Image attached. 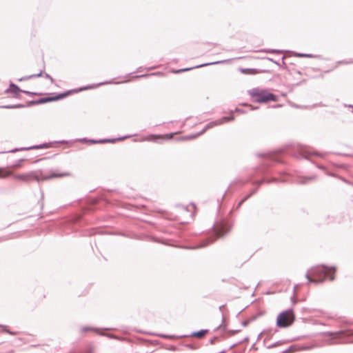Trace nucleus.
I'll list each match as a JSON object with an SVG mask.
<instances>
[{
    "label": "nucleus",
    "mask_w": 353,
    "mask_h": 353,
    "mask_svg": "<svg viewBox=\"0 0 353 353\" xmlns=\"http://www.w3.org/2000/svg\"><path fill=\"white\" fill-rule=\"evenodd\" d=\"M212 228L214 229L213 233L201 240L196 245L197 248L206 247L214 243L218 238L229 233L232 228V223L226 218H221L213 223Z\"/></svg>",
    "instance_id": "nucleus-1"
},
{
    "label": "nucleus",
    "mask_w": 353,
    "mask_h": 353,
    "mask_svg": "<svg viewBox=\"0 0 353 353\" xmlns=\"http://www.w3.org/2000/svg\"><path fill=\"white\" fill-rule=\"evenodd\" d=\"M335 266H327L325 264H321L312 268L311 274L314 278L310 276L309 270L306 272L305 277L307 280L308 283H312L316 285L323 283L326 277H328L331 281H334L335 279Z\"/></svg>",
    "instance_id": "nucleus-2"
},
{
    "label": "nucleus",
    "mask_w": 353,
    "mask_h": 353,
    "mask_svg": "<svg viewBox=\"0 0 353 353\" xmlns=\"http://www.w3.org/2000/svg\"><path fill=\"white\" fill-rule=\"evenodd\" d=\"M68 175V173L55 174L52 172L50 174H45L41 170H33L25 174H14L12 176L15 179L23 181H36L38 183L47 181L53 178L62 177Z\"/></svg>",
    "instance_id": "nucleus-3"
},
{
    "label": "nucleus",
    "mask_w": 353,
    "mask_h": 353,
    "mask_svg": "<svg viewBox=\"0 0 353 353\" xmlns=\"http://www.w3.org/2000/svg\"><path fill=\"white\" fill-rule=\"evenodd\" d=\"M252 102L266 103L270 101H276L278 96L270 92L267 89L254 88L248 91Z\"/></svg>",
    "instance_id": "nucleus-4"
},
{
    "label": "nucleus",
    "mask_w": 353,
    "mask_h": 353,
    "mask_svg": "<svg viewBox=\"0 0 353 353\" xmlns=\"http://www.w3.org/2000/svg\"><path fill=\"white\" fill-rule=\"evenodd\" d=\"M321 336H329L330 341L333 339L342 336L344 339L343 343H353V330L349 328L342 329L336 332H322L319 334ZM334 343L329 342V345H332Z\"/></svg>",
    "instance_id": "nucleus-5"
},
{
    "label": "nucleus",
    "mask_w": 353,
    "mask_h": 353,
    "mask_svg": "<svg viewBox=\"0 0 353 353\" xmlns=\"http://www.w3.org/2000/svg\"><path fill=\"white\" fill-rule=\"evenodd\" d=\"M295 321V315L292 307L280 312L277 317L276 325L280 328H286L290 326Z\"/></svg>",
    "instance_id": "nucleus-6"
},
{
    "label": "nucleus",
    "mask_w": 353,
    "mask_h": 353,
    "mask_svg": "<svg viewBox=\"0 0 353 353\" xmlns=\"http://www.w3.org/2000/svg\"><path fill=\"white\" fill-rule=\"evenodd\" d=\"M259 157H265V159L263 162L262 167L259 168V172L261 174H266L270 172L269 168L272 163H282L280 154L274 152L270 154L260 153L258 154Z\"/></svg>",
    "instance_id": "nucleus-7"
},
{
    "label": "nucleus",
    "mask_w": 353,
    "mask_h": 353,
    "mask_svg": "<svg viewBox=\"0 0 353 353\" xmlns=\"http://www.w3.org/2000/svg\"><path fill=\"white\" fill-rule=\"evenodd\" d=\"M290 154L299 159H308L310 157L313 155L323 157V155L317 154L316 152H311L307 148L298 145L296 148L292 149L289 152Z\"/></svg>",
    "instance_id": "nucleus-8"
},
{
    "label": "nucleus",
    "mask_w": 353,
    "mask_h": 353,
    "mask_svg": "<svg viewBox=\"0 0 353 353\" xmlns=\"http://www.w3.org/2000/svg\"><path fill=\"white\" fill-rule=\"evenodd\" d=\"M210 330L208 329H201L198 331H193L189 334H185V335H181V336H176V335H170V334H159L157 336H159L161 338L163 339H181L184 337H197L199 339H202L205 334L209 333Z\"/></svg>",
    "instance_id": "nucleus-9"
},
{
    "label": "nucleus",
    "mask_w": 353,
    "mask_h": 353,
    "mask_svg": "<svg viewBox=\"0 0 353 353\" xmlns=\"http://www.w3.org/2000/svg\"><path fill=\"white\" fill-rule=\"evenodd\" d=\"M111 81H104V82H101L97 85H85V86H82V87H80V88H74V89H71V90H66V91H64V92H58L59 94V97H60V99H63L68 97H69L70 95L72 94H77V93H79L80 92H82V91H84V90H87L88 89H92V88H97V86L99 85H107V84H109L110 83Z\"/></svg>",
    "instance_id": "nucleus-10"
},
{
    "label": "nucleus",
    "mask_w": 353,
    "mask_h": 353,
    "mask_svg": "<svg viewBox=\"0 0 353 353\" xmlns=\"http://www.w3.org/2000/svg\"><path fill=\"white\" fill-rule=\"evenodd\" d=\"M224 62H225V60L217 61L211 62V63H205L200 64V65H196L194 67L185 68L177 69V70H172L171 71V72L174 73V74H180V73H182L184 72L190 71V70L195 69V68H202V67L214 65V64H219V63H224Z\"/></svg>",
    "instance_id": "nucleus-11"
},
{
    "label": "nucleus",
    "mask_w": 353,
    "mask_h": 353,
    "mask_svg": "<svg viewBox=\"0 0 353 353\" xmlns=\"http://www.w3.org/2000/svg\"><path fill=\"white\" fill-rule=\"evenodd\" d=\"M20 92H22V89L12 81L10 82L9 87L5 90V93H12L13 97L17 99L21 97Z\"/></svg>",
    "instance_id": "nucleus-12"
},
{
    "label": "nucleus",
    "mask_w": 353,
    "mask_h": 353,
    "mask_svg": "<svg viewBox=\"0 0 353 353\" xmlns=\"http://www.w3.org/2000/svg\"><path fill=\"white\" fill-rule=\"evenodd\" d=\"M131 137H132V135L128 134V135H125V136H123V137H117V138L100 139H97V141H98V144L108 143H114L115 142H117L118 141H123V140H124L125 139H128V138H130Z\"/></svg>",
    "instance_id": "nucleus-13"
},
{
    "label": "nucleus",
    "mask_w": 353,
    "mask_h": 353,
    "mask_svg": "<svg viewBox=\"0 0 353 353\" xmlns=\"http://www.w3.org/2000/svg\"><path fill=\"white\" fill-rule=\"evenodd\" d=\"M240 72L243 74H246L250 72L252 74L258 73H270L271 70L268 69H257V68H240Z\"/></svg>",
    "instance_id": "nucleus-14"
},
{
    "label": "nucleus",
    "mask_w": 353,
    "mask_h": 353,
    "mask_svg": "<svg viewBox=\"0 0 353 353\" xmlns=\"http://www.w3.org/2000/svg\"><path fill=\"white\" fill-rule=\"evenodd\" d=\"M69 143H74V142H79V143H83V144H98V141H97V139H88L87 137H83V138H78V139H75L74 140H70L69 141Z\"/></svg>",
    "instance_id": "nucleus-15"
},
{
    "label": "nucleus",
    "mask_w": 353,
    "mask_h": 353,
    "mask_svg": "<svg viewBox=\"0 0 353 353\" xmlns=\"http://www.w3.org/2000/svg\"><path fill=\"white\" fill-rule=\"evenodd\" d=\"M68 140H59V141H54L48 143H43L41 144H39V149H44V148H50L53 144L54 143H59V144H64V143H69Z\"/></svg>",
    "instance_id": "nucleus-16"
},
{
    "label": "nucleus",
    "mask_w": 353,
    "mask_h": 353,
    "mask_svg": "<svg viewBox=\"0 0 353 353\" xmlns=\"http://www.w3.org/2000/svg\"><path fill=\"white\" fill-rule=\"evenodd\" d=\"M277 181H278L277 179H276L275 177H272L270 179H268V178L264 176L261 179L255 180L254 181H253V184L259 186L264 183H270L272 182H276Z\"/></svg>",
    "instance_id": "nucleus-17"
},
{
    "label": "nucleus",
    "mask_w": 353,
    "mask_h": 353,
    "mask_svg": "<svg viewBox=\"0 0 353 353\" xmlns=\"http://www.w3.org/2000/svg\"><path fill=\"white\" fill-rule=\"evenodd\" d=\"M258 190V188H256L254 189H253L252 190L250 191V192L246 195L245 196H244L243 199H241V200L238 203L237 205H236V209H239L241 207V205L249 199L250 198L252 195H254V194L256 193Z\"/></svg>",
    "instance_id": "nucleus-18"
},
{
    "label": "nucleus",
    "mask_w": 353,
    "mask_h": 353,
    "mask_svg": "<svg viewBox=\"0 0 353 353\" xmlns=\"http://www.w3.org/2000/svg\"><path fill=\"white\" fill-rule=\"evenodd\" d=\"M316 175H312L310 176H301L297 179L296 183L299 184H306L308 182L316 179Z\"/></svg>",
    "instance_id": "nucleus-19"
},
{
    "label": "nucleus",
    "mask_w": 353,
    "mask_h": 353,
    "mask_svg": "<svg viewBox=\"0 0 353 353\" xmlns=\"http://www.w3.org/2000/svg\"><path fill=\"white\" fill-rule=\"evenodd\" d=\"M25 161V159H19L17 160L12 165L7 167L6 168L10 171L9 175L12 173V169L21 168L22 166V163Z\"/></svg>",
    "instance_id": "nucleus-20"
},
{
    "label": "nucleus",
    "mask_w": 353,
    "mask_h": 353,
    "mask_svg": "<svg viewBox=\"0 0 353 353\" xmlns=\"http://www.w3.org/2000/svg\"><path fill=\"white\" fill-rule=\"evenodd\" d=\"M100 330H101L100 328L97 327L84 326V327H82L80 328L79 332L82 333V332H88V331L99 332Z\"/></svg>",
    "instance_id": "nucleus-21"
},
{
    "label": "nucleus",
    "mask_w": 353,
    "mask_h": 353,
    "mask_svg": "<svg viewBox=\"0 0 353 353\" xmlns=\"http://www.w3.org/2000/svg\"><path fill=\"white\" fill-rule=\"evenodd\" d=\"M294 56L299 58H316L317 55L312 54L303 53V52H293Z\"/></svg>",
    "instance_id": "nucleus-22"
},
{
    "label": "nucleus",
    "mask_w": 353,
    "mask_h": 353,
    "mask_svg": "<svg viewBox=\"0 0 353 353\" xmlns=\"http://www.w3.org/2000/svg\"><path fill=\"white\" fill-rule=\"evenodd\" d=\"M230 114V116H223L217 121L221 122V125H222L225 122H230L234 121L235 119L234 116L232 114Z\"/></svg>",
    "instance_id": "nucleus-23"
},
{
    "label": "nucleus",
    "mask_w": 353,
    "mask_h": 353,
    "mask_svg": "<svg viewBox=\"0 0 353 353\" xmlns=\"http://www.w3.org/2000/svg\"><path fill=\"white\" fill-rule=\"evenodd\" d=\"M1 108H5V109H17V108H26V105L22 104V103H18V104H14V105H2V106H1Z\"/></svg>",
    "instance_id": "nucleus-24"
},
{
    "label": "nucleus",
    "mask_w": 353,
    "mask_h": 353,
    "mask_svg": "<svg viewBox=\"0 0 353 353\" xmlns=\"http://www.w3.org/2000/svg\"><path fill=\"white\" fill-rule=\"evenodd\" d=\"M265 330H269L268 331L267 333H264V334L266 335V338L264 339L263 341V344L265 345V343H266V341L267 340H269L272 336L276 333L278 330L276 329H275L274 331L272 330V329L270 328V329H266Z\"/></svg>",
    "instance_id": "nucleus-25"
},
{
    "label": "nucleus",
    "mask_w": 353,
    "mask_h": 353,
    "mask_svg": "<svg viewBox=\"0 0 353 353\" xmlns=\"http://www.w3.org/2000/svg\"><path fill=\"white\" fill-rule=\"evenodd\" d=\"M10 171L3 167H0V178L4 179L9 176Z\"/></svg>",
    "instance_id": "nucleus-26"
},
{
    "label": "nucleus",
    "mask_w": 353,
    "mask_h": 353,
    "mask_svg": "<svg viewBox=\"0 0 353 353\" xmlns=\"http://www.w3.org/2000/svg\"><path fill=\"white\" fill-rule=\"evenodd\" d=\"M221 125V122L220 121H218L217 120L216 121H210L209 123H208L205 125V128L207 129V130H209L214 126H216V125Z\"/></svg>",
    "instance_id": "nucleus-27"
},
{
    "label": "nucleus",
    "mask_w": 353,
    "mask_h": 353,
    "mask_svg": "<svg viewBox=\"0 0 353 353\" xmlns=\"http://www.w3.org/2000/svg\"><path fill=\"white\" fill-rule=\"evenodd\" d=\"M37 99H38L39 105H41V104H44V103H47L51 102L50 101L51 99H50V95L44 97H40V98H39Z\"/></svg>",
    "instance_id": "nucleus-28"
},
{
    "label": "nucleus",
    "mask_w": 353,
    "mask_h": 353,
    "mask_svg": "<svg viewBox=\"0 0 353 353\" xmlns=\"http://www.w3.org/2000/svg\"><path fill=\"white\" fill-rule=\"evenodd\" d=\"M0 327H2V331L3 332L8 333L10 335H17L18 334V332L11 331L10 330L8 329L7 325L0 324Z\"/></svg>",
    "instance_id": "nucleus-29"
},
{
    "label": "nucleus",
    "mask_w": 353,
    "mask_h": 353,
    "mask_svg": "<svg viewBox=\"0 0 353 353\" xmlns=\"http://www.w3.org/2000/svg\"><path fill=\"white\" fill-rule=\"evenodd\" d=\"M99 334L100 336H107V337H108V338H109V339L120 340V338H119L118 336L114 335V334H105V333H104V332H99Z\"/></svg>",
    "instance_id": "nucleus-30"
},
{
    "label": "nucleus",
    "mask_w": 353,
    "mask_h": 353,
    "mask_svg": "<svg viewBox=\"0 0 353 353\" xmlns=\"http://www.w3.org/2000/svg\"><path fill=\"white\" fill-rule=\"evenodd\" d=\"M51 102L60 101V97L58 92H52L50 94Z\"/></svg>",
    "instance_id": "nucleus-31"
},
{
    "label": "nucleus",
    "mask_w": 353,
    "mask_h": 353,
    "mask_svg": "<svg viewBox=\"0 0 353 353\" xmlns=\"http://www.w3.org/2000/svg\"><path fill=\"white\" fill-rule=\"evenodd\" d=\"M196 138H197L196 136V134H188V135H185V136L181 137V140L188 141V140H192V139H194Z\"/></svg>",
    "instance_id": "nucleus-32"
},
{
    "label": "nucleus",
    "mask_w": 353,
    "mask_h": 353,
    "mask_svg": "<svg viewBox=\"0 0 353 353\" xmlns=\"http://www.w3.org/2000/svg\"><path fill=\"white\" fill-rule=\"evenodd\" d=\"M22 92L29 96H38L42 94L41 92H31L28 90H22Z\"/></svg>",
    "instance_id": "nucleus-33"
},
{
    "label": "nucleus",
    "mask_w": 353,
    "mask_h": 353,
    "mask_svg": "<svg viewBox=\"0 0 353 353\" xmlns=\"http://www.w3.org/2000/svg\"><path fill=\"white\" fill-rule=\"evenodd\" d=\"M286 341H276L275 343H273L269 345H268L266 347L268 349H272L273 347H276L277 345H281V344H283L284 343H285Z\"/></svg>",
    "instance_id": "nucleus-34"
},
{
    "label": "nucleus",
    "mask_w": 353,
    "mask_h": 353,
    "mask_svg": "<svg viewBox=\"0 0 353 353\" xmlns=\"http://www.w3.org/2000/svg\"><path fill=\"white\" fill-rule=\"evenodd\" d=\"M39 105V103H38V99H37L28 101L27 102V103L26 104V107H30L32 105Z\"/></svg>",
    "instance_id": "nucleus-35"
},
{
    "label": "nucleus",
    "mask_w": 353,
    "mask_h": 353,
    "mask_svg": "<svg viewBox=\"0 0 353 353\" xmlns=\"http://www.w3.org/2000/svg\"><path fill=\"white\" fill-rule=\"evenodd\" d=\"M44 70H41L39 73L30 74L31 79L34 78H39L43 75Z\"/></svg>",
    "instance_id": "nucleus-36"
},
{
    "label": "nucleus",
    "mask_w": 353,
    "mask_h": 353,
    "mask_svg": "<svg viewBox=\"0 0 353 353\" xmlns=\"http://www.w3.org/2000/svg\"><path fill=\"white\" fill-rule=\"evenodd\" d=\"M159 72H157V73H150V74H139V75H136L135 76V78H145V77H148L150 76H152V75H155L157 74H159Z\"/></svg>",
    "instance_id": "nucleus-37"
},
{
    "label": "nucleus",
    "mask_w": 353,
    "mask_h": 353,
    "mask_svg": "<svg viewBox=\"0 0 353 353\" xmlns=\"http://www.w3.org/2000/svg\"><path fill=\"white\" fill-rule=\"evenodd\" d=\"M234 112H238V113H240V114H244L245 113V111L243 110V109H241V108H236L234 110H230V114H232Z\"/></svg>",
    "instance_id": "nucleus-38"
},
{
    "label": "nucleus",
    "mask_w": 353,
    "mask_h": 353,
    "mask_svg": "<svg viewBox=\"0 0 353 353\" xmlns=\"http://www.w3.org/2000/svg\"><path fill=\"white\" fill-rule=\"evenodd\" d=\"M241 330H229L227 331L229 336H233L237 333H239Z\"/></svg>",
    "instance_id": "nucleus-39"
},
{
    "label": "nucleus",
    "mask_w": 353,
    "mask_h": 353,
    "mask_svg": "<svg viewBox=\"0 0 353 353\" xmlns=\"http://www.w3.org/2000/svg\"><path fill=\"white\" fill-rule=\"evenodd\" d=\"M220 329H221V330H223V331H225V330H227V325H222V324H221V325H218V326H217V327L214 330V332H216V331H217L218 330H220Z\"/></svg>",
    "instance_id": "nucleus-40"
},
{
    "label": "nucleus",
    "mask_w": 353,
    "mask_h": 353,
    "mask_svg": "<svg viewBox=\"0 0 353 353\" xmlns=\"http://www.w3.org/2000/svg\"><path fill=\"white\" fill-rule=\"evenodd\" d=\"M82 221V217L80 215H77L74 218V222L75 223H80Z\"/></svg>",
    "instance_id": "nucleus-41"
},
{
    "label": "nucleus",
    "mask_w": 353,
    "mask_h": 353,
    "mask_svg": "<svg viewBox=\"0 0 353 353\" xmlns=\"http://www.w3.org/2000/svg\"><path fill=\"white\" fill-rule=\"evenodd\" d=\"M261 52L273 54V53H274V49H271V48L263 49L261 50Z\"/></svg>",
    "instance_id": "nucleus-42"
},
{
    "label": "nucleus",
    "mask_w": 353,
    "mask_h": 353,
    "mask_svg": "<svg viewBox=\"0 0 353 353\" xmlns=\"http://www.w3.org/2000/svg\"><path fill=\"white\" fill-rule=\"evenodd\" d=\"M43 74H44V77H45L46 79H50V82H51V83H54V79H53V78H52V77L49 74L46 73V72H44Z\"/></svg>",
    "instance_id": "nucleus-43"
},
{
    "label": "nucleus",
    "mask_w": 353,
    "mask_h": 353,
    "mask_svg": "<svg viewBox=\"0 0 353 353\" xmlns=\"http://www.w3.org/2000/svg\"><path fill=\"white\" fill-rule=\"evenodd\" d=\"M264 59H266V60H268V61H271V62L274 63V64H276V65H280V63H279V62H278V61H276L274 60V59H272V58H270V57H265Z\"/></svg>",
    "instance_id": "nucleus-44"
},
{
    "label": "nucleus",
    "mask_w": 353,
    "mask_h": 353,
    "mask_svg": "<svg viewBox=\"0 0 353 353\" xmlns=\"http://www.w3.org/2000/svg\"><path fill=\"white\" fill-rule=\"evenodd\" d=\"M219 338L217 336H214L212 338H211L209 341V343L211 344V345H213L215 343V342L216 341H218Z\"/></svg>",
    "instance_id": "nucleus-45"
},
{
    "label": "nucleus",
    "mask_w": 353,
    "mask_h": 353,
    "mask_svg": "<svg viewBox=\"0 0 353 353\" xmlns=\"http://www.w3.org/2000/svg\"><path fill=\"white\" fill-rule=\"evenodd\" d=\"M285 58V57L283 56V57H282V63H281V64L280 63L279 66L282 67L284 69H286L287 68V65H286V63L284 61V59Z\"/></svg>",
    "instance_id": "nucleus-46"
},
{
    "label": "nucleus",
    "mask_w": 353,
    "mask_h": 353,
    "mask_svg": "<svg viewBox=\"0 0 353 353\" xmlns=\"http://www.w3.org/2000/svg\"><path fill=\"white\" fill-rule=\"evenodd\" d=\"M260 315H262V314H260L259 316ZM258 316H259V315H254V316H252L250 317L249 319H248L249 322H250V323L251 322L255 321L258 318Z\"/></svg>",
    "instance_id": "nucleus-47"
},
{
    "label": "nucleus",
    "mask_w": 353,
    "mask_h": 353,
    "mask_svg": "<svg viewBox=\"0 0 353 353\" xmlns=\"http://www.w3.org/2000/svg\"><path fill=\"white\" fill-rule=\"evenodd\" d=\"M185 346L190 350H196L197 348L195 345L190 343L185 344Z\"/></svg>",
    "instance_id": "nucleus-48"
},
{
    "label": "nucleus",
    "mask_w": 353,
    "mask_h": 353,
    "mask_svg": "<svg viewBox=\"0 0 353 353\" xmlns=\"http://www.w3.org/2000/svg\"><path fill=\"white\" fill-rule=\"evenodd\" d=\"M208 130L205 128V127L203 128V129L202 130H201L200 132L196 133V137L202 135L204 132H205Z\"/></svg>",
    "instance_id": "nucleus-49"
},
{
    "label": "nucleus",
    "mask_w": 353,
    "mask_h": 353,
    "mask_svg": "<svg viewBox=\"0 0 353 353\" xmlns=\"http://www.w3.org/2000/svg\"><path fill=\"white\" fill-rule=\"evenodd\" d=\"M30 79H31L30 75H27V76H24V77H21V80H22V81H28V80H30Z\"/></svg>",
    "instance_id": "nucleus-50"
},
{
    "label": "nucleus",
    "mask_w": 353,
    "mask_h": 353,
    "mask_svg": "<svg viewBox=\"0 0 353 353\" xmlns=\"http://www.w3.org/2000/svg\"><path fill=\"white\" fill-rule=\"evenodd\" d=\"M28 148H29V150H37V149H39V144L38 145H32V146H28Z\"/></svg>",
    "instance_id": "nucleus-51"
},
{
    "label": "nucleus",
    "mask_w": 353,
    "mask_h": 353,
    "mask_svg": "<svg viewBox=\"0 0 353 353\" xmlns=\"http://www.w3.org/2000/svg\"><path fill=\"white\" fill-rule=\"evenodd\" d=\"M250 324V322L248 321V319H246V320H244L241 322V325L243 326V327H246L248 326V325Z\"/></svg>",
    "instance_id": "nucleus-52"
},
{
    "label": "nucleus",
    "mask_w": 353,
    "mask_h": 353,
    "mask_svg": "<svg viewBox=\"0 0 353 353\" xmlns=\"http://www.w3.org/2000/svg\"><path fill=\"white\" fill-rule=\"evenodd\" d=\"M294 345L290 346L288 349L285 350L284 351H287V353L290 352L291 350L294 349Z\"/></svg>",
    "instance_id": "nucleus-53"
},
{
    "label": "nucleus",
    "mask_w": 353,
    "mask_h": 353,
    "mask_svg": "<svg viewBox=\"0 0 353 353\" xmlns=\"http://www.w3.org/2000/svg\"><path fill=\"white\" fill-rule=\"evenodd\" d=\"M284 52L283 50L274 49V54H281Z\"/></svg>",
    "instance_id": "nucleus-54"
},
{
    "label": "nucleus",
    "mask_w": 353,
    "mask_h": 353,
    "mask_svg": "<svg viewBox=\"0 0 353 353\" xmlns=\"http://www.w3.org/2000/svg\"><path fill=\"white\" fill-rule=\"evenodd\" d=\"M339 64H341V63H345V64H348V63H353V61H339L338 62Z\"/></svg>",
    "instance_id": "nucleus-55"
},
{
    "label": "nucleus",
    "mask_w": 353,
    "mask_h": 353,
    "mask_svg": "<svg viewBox=\"0 0 353 353\" xmlns=\"http://www.w3.org/2000/svg\"><path fill=\"white\" fill-rule=\"evenodd\" d=\"M316 167L320 169V170H325V167L324 165H319L317 164L316 165Z\"/></svg>",
    "instance_id": "nucleus-56"
},
{
    "label": "nucleus",
    "mask_w": 353,
    "mask_h": 353,
    "mask_svg": "<svg viewBox=\"0 0 353 353\" xmlns=\"http://www.w3.org/2000/svg\"><path fill=\"white\" fill-rule=\"evenodd\" d=\"M268 330H263L258 336L257 340H259L262 334H264V333H267Z\"/></svg>",
    "instance_id": "nucleus-57"
},
{
    "label": "nucleus",
    "mask_w": 353,
    "mask_h": 353,
    "mask_svg": "<svg viewBox=\"0 0 353 353\" xmlns=\"http://www.w3.org/2000/svg\"><path fill=\"white\" fill-rule=\"evenodd\" d=\"M250 107L251 110H257L259 108V106H257V105L254 106V105H250Z\"/></svg>",
    "instance_id": "nucleus-58"
},
{
    "label": "nucleus",
    "mask_w": 353,
    "mask_h": 353,
    "mask_svg": "<svg viewBox=\"0 0 353 353\" xmlns=\"http://www.w3.org/2000/svg\"><path fill=\"white\" fill-rule=\"evenodd\" d=\"M19 151H28V150H29V148H28V147L19 148Z\"/></svg>",
    "instance_id": "nucleus-59"
},
{
    "label": "nucleus",
    "mask_w": 353,
    "mask_h": 353,
    "mask_svg": "<svg viewBox=\"0 0 353 353\" xmlns=\"http://www.w3.org/2000/svg\"><path fill=\"white\" fill-rule=\"evenodd\" d=\"M19 148H15L12 150H9L8 152H19Z\"/></svg>",
    "instance_id": "nucleus-60"
},
{
    "label": "nucleus",
    "mask_w": 353,
    "mask_h": 353,
    "mask_svg": "<svg viewBox=\"0 0 353 353\" xmlns=\"http://www.w3.org/2000/svg\"><path fill=\"white\" fill-rule=\"evenodd\" d=\"M255 345H256V344H255V343H254V344L252 345V347H251L250 350H257V347H255Z\"/></svg>",
    "instance_id": "nucleus-61"
},
{
    "label": "nucleus",
    "mask_w": 353,
    "mask_h": 353,
    "mask_svg": "<svg viewBox=\"0 0 353 353\" xmlns=\"http://www.w3.org/2000/svg\"><path fill=\"white\" fill-rule=\"evenodd\" d=\"M298 286H299V284H296V285H294V290H293V291H294V293L296 292V289H297Z\"/></svg>",
    "instance_id": "nucleus-62"
},
{
    "label": "nucleus",
    "mask_w": 353,
    "mask_h": 353,
    "mask_svg": "<svg viewBox=\"0 0 353 353\" xmlns=\"http://www.w3.org/2000/svg\"><path fill=\"white\" fill-rule=\"evenodd\" d=\"M154 68H156V67L155 66H152V67L148 68L147 70L149 71V70H153Z\"/></svg>",
    "instance_id": "nucleus-63"
},
{
    "label": "nucleus",
    "mask_w": 353,
    "mask_h": 353,
    "mask_svg": "<svg viewBox=\"0 0 353 353\" xmlns=\"http://www.w3.org/2000/svg\"><path fill=\"white\" fill-rule=\"evenodd\" d=\"M86 353H93L91 349L88 350Z\"/></svg>",
    "instance_id": "nucleus-64"
}]
</instances>
